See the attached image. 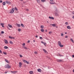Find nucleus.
<instances>
[{
    "label": "nucleus",
    "instance_id": "f257e3e1",
    "mask_svg": "<svg viewBox=\"0 0 74 74\" xmlns=\"http://www.w3.org/2000/svg\"><path fill=\"white\" fill-rule=\"evenodd\" d=\"M58 44L59 45V46L60 47H64V46L63 45H62V44H61V42H60V41H58Z\"/></svg>",
    "mask_w": 74,
    "mask_h": 74
},
{
    "label": "nucleus",
    "instance_id": "f03ea898",
    "mask_svg": "<svg viewBox=\"0 0 74 74\" xmlns=\"http://www.w3.org/2000/svg\"><path fill=\"white\" fill-rule=\"evenodd\" d=\"M14 10H15V9H14V8H13L12 9V10L10 12V14H12V13H13L14 12Z\"/></svg>",
    "mask_w": 74,
    "mask_h": 74
},
{
    "label": "nucleus",
    "instance_id": "7ed1b4c3",
    "mask_svg": "<svg viewBox=\"0 0 74 74\" xmlns=\"http://www.w3.org/2000/svg\"><path fill=\"white\" fill-rule=\"evenodd\" d=\"M23 62L24 63H27L28 64H29V62H27V61L26 60H23Z\"/></svg>",
    "mask_w": 74,
    "mask_h": 74
},
{
    "label": "nucleus",
    "instance_id": "20e7f679",
    "mask_svg": "<svg viewBox=\"0 0 74 74\" xmlns=\"http://www.w3.org/2000/svg\"><path fill=\"white\" fill-rule=\"evenodd\" d=\"M11 67L10 66L8 65L7 66H5V68H7V69H10Z\"/></svg>",
    "mask_w": 74,
    "mask_h": 74
},
{
    "label": "nucleus",
    "instance_id": "39448f33",
    "mask_svg": "<svg viewBox=\"0 0 74 74\" xmlns=\"http://www.w3.org/2000/svg\"><path fill=\"white\" fill-rule=\"evenodd\" d=\"M5 2L6 3L8 4H11V2H10V1H5Z\"/></svg>",
    "mask_w": 74,
    "mask_h": 74
},
{
    "label": "nucleus",
    "instance_id": "423d86ee",
    "mask_svg": "<svg viewBox=\"0 0 74 74\" xmlns=\"http://www.w3.org/2000/svg\"><path fill=\"white\" fill-rule=\"evenodd\" d=\"M57 61L58 62H63V60H57Z\"/></svg>",
    "mask_w": 74,
    "mask_h": 74
},
{
    "label": "nucleus",
    "instance_id": "0eeeda50",
    "mask_svg": "<svg viewBox=\"0 0 74 74\" xmlns=\"http://www.w3.org/2000/svg\"><path fill=\"white\" fill-rule=\"evenodd\" d=\"M19 67H22V63L21 62H19Z\"/></svg>",
    "mask_w": 74,
    "mask_h": 74
},
{
    "label": "nucleus",
    "instance_id": "6e6552de",
    "mask_svg": "<svg viewBox=\"0 0 74 74\" xmlns=\"http://www.w3.org/2000/svg\"><path fill=\"white\" fill-rule=\"evenodd\" d=\"M11 72L12 73H14V74H15L16 73H17V71H11Z\"/></svg>",
    "mask_w": 74,
    "mask_h": 74
},
{
    "label": "nucleus",
    "instance_id": "1a4fd4ad",
    "mask_svg": "<svg viewBox=\"0 0 74 74\" xmlns=\"http://www.w3.org/2000/svg\"><path fill=\"white\" fill-rule=\"evenodd\" d=\"M4 41L5 44H8V41H7V40H5Z\"/></svg>",
    "mask_w": 74,
    "mask_h": 74
},
{
    "label": "nucleus",
    "instance_id": "9d476101",
    "mask_svg": "<svg viewBox=\"0 0 74 74\" xmlns=\"http://www.w3.org/2000/svg\"><path fill=\"white\" fill-rule=\"evenodd\" d=\"M49 19H54V18H53V17L51 16H49Z\"/></svg>",
    "mask_w": 74,
    "mask_h": 74
},
{
    "label": "nucleus",
    "instance_id": "9b49d317",
    "mask_svg": "<svg viewBox=\"0 0 74 74\" xmlns=\"http://www.w3.org/2000/svg\"><path fill=\"white\" fill-rule=\"evenodd\" d=\"M0 25L1 26H2V27H4V24L2 23H1Z\"/></svg>",
    "mask_w": 74,
    "mask_h": 74
},
{
    "label": "nucleus",
    "instance_id": "f8f14e48",
    "mask_svg": "<svg viewBox=\"0 0 74 74\" xmlns=\"http://www.w3.org/2000/svg\"><path fill=\"white\" fill-rule=\"evenodd\" d=\"M42 71L40 69H38V72H40V73H41V72Z\"/></svg>",
    "mask_w": 74,
    "mask_h": 74
},
{
    "label": "nucleus",
    "instance_id": "ddd939ff",
    "mask_svg": "<svg viewBox=\"0 0 74 74\" xmlns=\"http://www.w3.org/2000/svg\"><path fill=\"white\" fill-rule=\"evenodd\" d=\"M50 4H55V2H50Z\"/></svg>",
    "mask_w": 74,
    "mask_h": 74
},
{
    "label": "nucleus",
    "instance_id": "4468645a",
    "mask_svg": "<svg viewBox=\"0 0 74 74\" xmlns=\"http://www.w3.org/2000/svg\"><path fill=\"white\" fill-rule=\"evenodd\" d=\"M21 26L22 27H25V25H24L23 24H21Z\"/></svg>",
    "mask_w": 74,
    "mask_h": 74
},
{
    "label": "nucleus",
    "instance_id": "2eb2a0df",
    "mask_svg": "<svg viewBox=\"0 0 74 74\" xmlns=\"http://www.w3.org/2000/svg\"><path fill=\"white\" fill-rule=\"evenodd\" d=\"M8 26L11 28H12V26L11 25H10V24L8 25Z\"/></svg>",
    "mask_w": 74,
    "mask_h": 74
},
{
    "label": "nucleus",
    "instance_id": "dca6fc26",
    "mask_svg": "<svg viewBox=\"0 0 74 74\" xmlns=\"http://www.w3.org/2000/svg\"><path fill=\"white\" fill-rule=\"evenodd\" d=\"M43 51H44L45 53H47V51H46V50L44 49H43Z\"/></svg>",
    "mask_w": 74,
    "mask_h": 74
},
{
    "label": "nucleus",
    "instance_id": "f3484780",
    "mask_svg": "<svg viewBox=\"0 0 74 74\" xmlns=\"http://www.w3.org/2000/svg\"><path fill=\"white\" fill-rule=\"evenodd\" d=\"M67 28L68 29H71V27L69 26H67Z\"/></svg>",
    "mask_w": 74,
    "mask_h": 74
},
{
    "label": "nucleus",
    "instance_id": "a211bd4d",
    "mask_svg": "<svg viewBox=\"0 0 74 74\" xmlns=\"http://www.w3.org/2000/svg\"><path fill=\"white\" fill-rule=\"evenodd\" d=\"M17 25L18 27H21V25L20 24H17Z\"/></svg>",
    "mask_w": 74,
    "mask_h": 74
},
{
    "label": "nucleus",
    "instance_id": "6ab92c4d",
    "mask_svg": "<svg viewBox=\"0 0 74 74\" xmlns=\"http://www.w3.org/2000/svg\"><path fill=\"white\" fill-rule=\"evenodd\" d=\"M23 48H24V49H27V48L26 47L24 46L23 47Z\"/></svg>",
    "mask_w": 74,
    "mask_h": 74
},
{
    "label": "nucleus",
    "instance_id": "aec40b11",
    "mask_svg": "<svg viewBox=\"0 0 74 74\" xmlns=\"http://www.w3.org/2000/svg\"><path fill=\"white\" fill-rule=\"evenodd\" d=\"M3 5H5V2H3Z\"/></svg>",
    "mask_w": 74,
    "mask_h": 74
},
{
    "label": "nucleus",
    "instance_id": "412c9836",
    "mask_svg": "<svg viewBox=\"0 0 74 74\" xmlns=\"http://www.w3.org/2000/svg\"><path fill=\"white\" fill-rule=\"evenodd\" d=\"M4 48L5 49H8V47H7V46H5L4 47Z\"/></svg>",
    "mask_w": 74,
    "mask_h": 74
},
{
    "label": "nucleus",
    "instance_id": "4be33fe9",
    "mask_svg": "<svg viewBox=\"0 0 74 74\" xmlns=\"http://www.w3.org/2000/svg\"><path fill=\"white\" fill-rule=\"evenodd\" d=\"M52 25L53 26V27H55V26H56L55 24H52Z\"/></svg>",
    "mask_w": 74,
    "mask_h": 74
},
{
    "label": "nucleus",
    "instance_id": "5701e85b",
    "mask_svg": "<svg viewBox=\"0 0 74 74\" xmlns=\"http://www.w3.org/2000/svg\"><path fill=\"white\" fill-rule=\"evenodd\" d=\"M38 3H40V0H36Z\"/></svg>",
    "mask_w": 74,
    "mask_h": 74
},
{
    "label": "nucleus",
    "instance_id": "b1692460",
    "mask_svg": "<svg viewBox=\"0 0 74 74\" xmlns=\"http://www.w3.org/2000/svg\"><path fill=\"white\" fill-rule=\"evenodd\" d=\"M10 44H13V42H12L11 41H10Z\"/></svg>",
    "mask_w": 74,
    "mask_h": 74
},
{
    "label": "nucleus",
    "instance_id": "393cba45",
    "mask_svg": "<svg viewBox=\"0 0 74 74\" xmlns=\"http://www.w3.org/2000/svg\"><path fill=\"white\" fill-rule=\"evenodd\" d=\"M41 31L42 32H44V30L43 29H41Z\"/></svg>",
    "mask_w": 74,
    "mask_h": 74
},
{
    "label": "nucleus",
    "instance_id": "a878e982",
    "mask_svg": "<svg viewBox=\"0 0 74 74\" xmlns=\"http://www.w3.org/2000/svg\"><path fill=\"white\" fill-rule=\"evenodd\" d=\"M70 40L71 41H72V42H74V41L73 40V39H72V38H71L70 39Z\"/></svg>",
    "mask_w": 74,
    "mask_h": 74
},
{
    "label": "nucleus",
    "instance_id": "bb28decb",
    "mask_svg": "<svg viewBox=\"0 0 74 74\" xmlns=\"http://www.w3.org/2000/svg\"><path fill=\"white\" fill-rule=\"evenodd\" d=\"M55 14L56 16H58V15H59V14H58L57 13H56Z\"/></svg>",
    "mask_w": 74,
    "mask_h": 74
},
{
    "label": "nucleus",
    "instance_id": "cd10ccee",
    "mask_svg": "<svg viewBox=\"0 0 74 74\" xmlns=\"http://www.w3.org/2000/svg\"><path fill=\"white\" fill-rule=\"evenodd\" d=\"M41 29H44V26L41 25Z\"/></svg>",
    "mask_w": 74,
    "mask_h": 74
},
{
    "label": "nucleus",
    "instance_id": "c85d7f7f",
    "mask_svg": "<svg viewBox=\"0 0 74 74\" xmlns=\"http://www.w3.org/2000/svg\"><path fill=\"white\" fill-rule=\"evenodd\" d=\"M29 73H30V74H33V71H30Z\"/></svg>",
    "mask_w": 74,
    "mask_h": 74
},
{
    "label": "nucleus",
    "instance_id": "c756f323",
    "mask_svg": "<svg viewBox=\"0 0 74 74\" xmlns=\"http://www.w3.org/2000/svg\"><path fill=\"white\" fill-rule=\"evenodd\" d=\"M5 61L7 63H8V61L6 59L5 60Z\"/></svg>",
    "mask_w": 74,
    "mask_h": 74
},
{
    "label": "nucleus",
    "instance_id": "7c9ffc66",
    "mask_svg": "<svg viewBox=\"0 0 74 74\" xmlns=\"http://www.w3.org/2000/svg\"><path fill=\"white\" fill-rule=\"evenodd\" d=\"M14 9L15 10H16V11H18V9L17 8L15 7Z\"/></svg>",
    "mask_w": 74,
    "mask_h": 74
},
{
    "label": "nucleus",
    "instance_id": "2f4dec72",
    "mask_svg": "<svg viewBox=\"0 0 74 74\" xmlns=\"http://www.w3.org/2000/svg\"><path fill=\"white\" fill-rule=\"evenodd\" d=\"M3 54H4V55H7V53L6 52H3Z\"/></svg>",
    "mask_w": 74,
    "mask_h": 74
},
{
    "label": "nucleus",
    "instance_id": "473e14b6",
    "mask_svg": "<svg viewBox=\"0 0 74 74\" xmlns=\"http://www.w3.org/2000/svg\"><path fill=\"white\" fill-rule=\"evenodd\" d=\"M9 38H10V39H12V37L11 36H9Z\"/></svg>",
    "mask_w": 74,
    "mask_h": 74
},
{
    "label": "nucleus",
    "instance_id": "72a5a7b5",
    "mask_svg": "<svg viewBox=\"0 0 74 74\" xmlns=\"http://www.w3.org/2000/svg\"><path fill=\"white\" fill-rule=\"evenodd\" d=\"M59 56H62L60 54H59Z\"/></svg>",
    "mask_w": 74,
    "mask_h": 74
},
{
    "label": "nucleus",
    "instance_id": "f704fd0d",
    "mask_svg": "<svg viewBox=\"0 0 74 74\" xmlns=\"http://www.w3.org/2000/svg\"><path fill=\"white\" fill-rule=\"evenodd\" d=\"M23 45V47L24 46H25V43H24L22 44Z\"/></svg>",
    "mask_w": 74,
    "mask_h": 74
},
{
    "label": "nucleus",
    "instance_id": "c9c22d12",
    "mask_svg": "<svg viewBox=\"0 0 74 74\" xmlns=\"http://www.w3.org/2000/svg\"><path fill=\"white\" fill-rule=\"evenodd\" d=\"M9 73V71H7V72H5V74H6V73Z\"/></svg>",
    "mask_w": 74,
    "mask_h": 74
},
{
    "label": "nucleus",
    "instance_id": "e433bc0d",
    "mask_svg": "<svg viewBox=\"0 0 74 74\" xmlns=\"http://www.w3.org/2000/svg\"><path fill=\"white\" fill-rule=\"evenodd\" d=\"M34 53H35V54H37V52L36 51H35L34 52Z\"/></svg>",
    "mask_w": 74,
    "mask_h": 74
},
{
    "label": "nucleus",
    "instance_id": "4c0bfd02",
    "mask_svg": "<svg viewBox=\"0 0 74 74\" xmlns=\"http://www.w3.org/2000/svg\"><path fill=\"white\" fill-rule=\"evenodd\" d=\"M18 32H21V29H18Z\"/></svg>",
    "mask_w": 74,
    "mask_h": 74
},
{
    "label": "nucleus",
    "instance_id": "58836bf2",
    "mask_svg": "<svg viewBox=\"0 0 74 74\" xmlns=\"http://www.w3.org/2000/svg\"><path fill=\"white\" fill-rule=\"evenodd\" d=\"M40 40H42V37H40Z\"/></svg>",
    "mask_w": 74,
    "mask_h": 74
},
{
    "label": "nucleus",
    "instance_id": "ea45409f",
    "mask_svg": "<svg viewBox=\"0 0 74 74\" xmlns=\"http://www.w3.org/2000/svg\"><path fill=\"white\" fill-rule=\"evenodd\" d=\"M65 24H66V25H68V22H66L65 23Z\"/></svg>",
    "mask_w": 74,
    "mask_h": 74
},
{
    "label": "nucleus",
    "instance_id": "a19ab883",
    "mask_svg": "<svg viewBox=\"0 0 74 74\" xmlns=\"http://www.w3.org/2000/svg\"><path fill=\"white\" fill-rule=\"evenodd\" d=\"M1 33L2 34H4V32L3 31H1Z\"/></svg>",
    "mask_w": 74,
    "mask_h": 74
},
{
    "label": "nucleus",
    "instance_id": "79ce46f5",
    "mask_svg": "<svg viewBox=\"0 0 74 74\" xmlns=\"http://www.w3.org/2000/svg\"><path fill=\"white\" fill-rule=\"evenodd\" d=\"M42 2H44L45 0H41Z\"/></svg>",
    "mask_w": 74,
    "mask_h": 74
},
{
    "label": "nucleus",
    "instance_id": "37998d69",
    "mask_svg": "<svg viewBox=\"0 0 74 74\" xmlns=\"http://www.w3.org/2000/svg\"><path fill=\"white\" fill-rule=\"evenodd\" d=\"M51 33H52V32H49V34H51Z\"/></svg>",
    "mask_w": 74,
    "mask_h": 74
},
{
    "label": "nucleus",
    "instance_id": "c03bdc74",
    "mask_svg": "<svg viewBox=\"0 0 74 74\" xmlns=\"http://www.w3.org/2000/svg\"><path fill=\"white\" fill-rule=\"evenodd\" d=\"M26 10L27 11H29V9H26Z\"/></svg>",
    "mask_w": 74,
    "mask_h": 74
},
{
    "label": "nucleus",
    "instance_id": "a18cd8bd",
    "mask_svg": "<svg viewBox=\"0 0 74 74\" xmlns=\"http://www.w3.org/2000/svg\"><path fill=\"white\" fill-rule=\"evenodd\" d=\"M61 36H63V34H61Z\"/></svg>",
    "mask_w": 74,
    "mask_h": 74
},
{
    "label": "nucleus",
    "instance_id": "49530a36",
    "mask_svg": "<svg viewBox=\"0 0 74 74\" xmlns=\"http://www.w3.org/2000/svg\"><path fill=\"white\" fill-rule=\"evenodd\" d=\"M0 53H2V51L1 50H0Z\"/></svg>",
    "mask_w": 74,
    "mask_h": 74
},
{
    "label": "nucleus",
    "instance_id": "de8ad7c7",
    "mask_svg": "<svg viewBox=\"0 0 74 74\" xmlns=\"http://www.w3.org/2000/svg\"><path fill=\"white\" fill-rule=\"evenodd\" d=\"M43 44L44 45H46V43H44Z\"/></svg>",
    "mask_w": 74,
    "mask_h": 74
},
{
    "label": "nucleus",
    "instance_id": "09e8293b",
    "mask_svg": "<svg viewBox=\"0 0 74 74\" xmlns=\"http://www.w3.org/2000/svg\"><path fill=\"white\" fill-rule=\"evenodd\" d=\"M20 57L21 58H22V55H20Z\"/></svg>",
    "mask_w": 74,
    "mask_h": 74
},
{
    "label": "nucleus",
    "instance_id": "8fccbe9b",
    "mask_svg": "<svg viewBox=\"0 0 74 74\" xmlns=\"http://www.w3.org/2000/svg\"><path fill=\"white\" fill-rule=\"evenodd\" d=\"M41 43H42V44H44V42L42 41H41Z\"/></svg>",
    "mask_w": 74,
    "mask_h": 74
},
{
    "label": "nucleus",
    "instance_id": "3c124183",
    "mask_svg": "<svg viewBox=\"0 0 74 74\" xmlns=\"http://www.w3.org/2000/svg\"><path fill=\"white\" fill-rule=\"evenodd\" d=\"M72 56L73 57V58H74V55H72Z\"/></svg>",
    "mask_w": 74,
    "mask_h": 74
},
{
    "label": "nucleus",
    "instance_id": "603ef678",
    "mask_svg": "<svg viewBox=\"0 0 74 74\" xmlns=\"http://www.w3.org/2000/svg\"><path fill=\"white\" fill-rule=\"evenodd\" d=\"M68 37L67 36H65V38H67Z\"/></svg>",
    "mask_w": 74,
    "mask_h": 74
},
{
    "label": "nucleus",
    "instance_id": "864d4df0",
    "mask_svg": "<svg viewBox=\"0 0 74 74\" xmlns=\"http://www.w3.org/2000/svg\"><path fill=\"white\" fill-rule=\"evenodd\" d=\"M28 43H29V42H30V40H28Z\"/></svg>",
    "mask_w": 74,
    "mask_h": 74
},
{
    "label": "nucleus",
    "instance_id": "5fc2aeb1",
    "mask_svg": "<svg viewBox=\"0 0 74 74\" xmlns=\"http://www.w3.org/2000/svg\"><path fill=\"white\" fill-rule=\"evenodd\" d=\"M15 39V38L14 37H12V39Z\"/></svg>",
    "mask_w": 74,
    "mask_h": 74
},
{
    "label": "nucleus",
    "instance_id": "6e6d98bb",
    "mask_svg": "<svg viewBox=\"0 0 74 74\" xmlns=\"http://www.w3.org/2000/svg\"><path fill=\"white\" fill-rule=\"evenodd\" d=\"M2 1L1 0L0 1V3H2Z\"/></svg>",
    "mask_w": 74,
    "mask_h": 74
},
{
    "label": "nucleus",
    "instance_id": "4d7b16f0",
    "mask_svg": "<svg viewBox=\"0 0 74 74\" xmlns=\"http://www.w3.org/2000/svg\"><path fill=\"white\" fill-rule=\"evenodd\" d=\"M35 37L36 38H37V37H38V36H36Z\"/></svg>",
    "mask_w": 74,
    "mask_h": 74
},
{
    "label": "nucleus",
    "instance_id": "13d9d810",
    "mask_svg": "<svg viewBox=\"0 0 74 74\" xmlns=\"http://www.w3.org/2000/svg\"><path fill=\"white\" fill-rule=\"evenodd\" d=\"M72 18H73V19H74V16L72 17Z\"/></svg>",
    "mask_w": 74,
    "mask_h": 74
},
{
    "label": "nucleus",
    "instance_id": "bf43d9fd",
    "mask_svg": "<svg viewBox=\"0 0 74 74\" xmlns=\"http://www.w3.org/2000/svg\"><path fill=\"white\" fill-rule=\"evenodd\" d=\"M50 1H53V0H50Z\"/></svg>",
    "mask_w": 74,
    "mask_h": 74
},
{
    "label": "nucleus",
    "instance_id": "052dcab7",
    "mask_svg": "<svg viewBox=\"0 0 74 74\" xmlns=\"http://www.w3.org/2000/svg\"><path fill=\"white\" fill-rule=\"evenodd\" d=\"M73 73H74V69H73Z\"/></svg>",
    "mask_w": 74,
    "mask_h": 74
},
{
    "label": "nucleus",
    "instance_id": "680f3d73",
    "mask_svg": "<svg viewBox=\"0 0 74 74\" xmlns=\"http://www.w3.org/2000/svg\"><path fill=\"white\" fill-rule=\"evenodd\" d=\"M47 30H45V32H47Z\"/></svg>",
    "mask_w": 74,
    "mask_h": 74
},
{
    "label": "nucleus",
    "instance_id": "e2e57ef3",
    "mask_svg": "<svg viewBox=\"0 0 74 74\" xmlns=\"http://www.w3.org/2000/svg\"><path fill=\"white\" fill-rule=\"evenodd\" d=\"M65 34H67V32H65Z\"/></svg>",
    "mask_w": 74,
    "mask_h": 74
},
{
    "label": "nucleus",
    "instance_id": "0e129e2a",
    "mask_svg": "<svg viewBox=\"0 0 74 74\" xmlns=\"http://www.w3.org/2000/svg\"><path fill=\"white\" fill-rule=\"evenodd\" d=\"M72 13H73V14H74V12H73Z\"/></svg>",
    "mask_w": 74,
    "mask_h": 74
},
{
    "label": "nucleus",
    "instance_id": "69168bd1",
    "mask_svg": "<svg viewBox=\"0 0 74 74\" xmlns=\"http://www.w3.org/2000/svg\"><path fill=\"white\" fill-rule=\"evenodd\" d=\"M33 41H34V42H35V40H33Z\"/></svg>",
    "mask_w": 74,
    "mask_h": 74
},
{
    "label": "nucleus",
    "instance_id": "338daca9",
    "mask_svg": "<svg viewBox=\"0 0 74 74\" xmlns=\"http://www.w3.org/2000/svg\"><path fill=\"white\" fill-rule=\"evenodd\" d=\"M9 30H10V29L8 28Z\"/></svg>",
    "mask_w": 74,
    "mask_h": 74
},
{
    "label": "nucleus",
    "instance_id": "774afa93",
    "mask_svg": "<svg viewBox=\"0 0 74 74\" xmlns=\"http://www.w3.org/2000/svg\"><path fill=\"white\" fill-rule=\"evenodd\" d=\"M41 6H42V5H40Z\"/></svg>",
    "mask_w": 74,
    "mask_h": 74
}]
</instances>
